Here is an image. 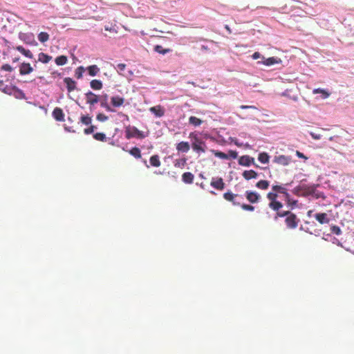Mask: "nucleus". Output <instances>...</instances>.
Here are the masks:
<instances>
[{
    "label": "nucleus",
    "instance_id": "obj_24",
    "mask_svg": "<svg viewBox=\"0 0 354 354\" xmlns=\"http://www.w3.org/2000/svg\"><path fill=\"white\" fill-rule=\"evenodd\" d=\"M150 165L153 167H158L161 162L158 155H153L149 159Z\"/></svg>",
    "mask_w": 354,
    "mask_h": 354
},
{
    "label": "nucleus",
    "instance_id": "obj_35",
    "mask_svg": "<svg viewBox=\"0 0 354 354\" xmlns=\"http://www.w3.org/2000/svg\"><path fill=\"white\" fill-rule=\"evenodd\" d=\"M189 122L194 127H198L203 123V121L195 116H190L189 118Z\"/></svg>",
    "mask_w": 354,
    "mask_h": 354
},
{
    "label": "nucleus",
    "instance_id": "obj_54",
    "mask_svg": "<svg viewBox=\"0 0 354 354\" xmlns=\"http://www.w3.org/2000/svg\"><path fill=\"white\" fill-rule=\"evenodd\" d=\"M310 136H312V138L315 140H319L321 139V135L320 134H316L313 132H310Z\"/></svg>",
    "mask_w": 354,
    "mask_h": 354
},
{
    "label": "nucleus",
    "instance_id": "obj_63",
    "mask_svg": "<svg viewBox=\"0 0 354 354\" xmlns=\"http://www.w3.org/2000/svg\"><path fill=\"white\" fill-rule=\"evenodd\" d=\"M19 59V58H15L13 62H17Z\"/></svg>",
    "mask_w": 354,
    "mask_h": 354
},
{
    "label": "nucleus",
    "instance_id": "obj_60",
    "mask_svg": "<svg viewBox=\"0 0 354 354\" xmlns=\"http://www.w3.org/2000/svg\"><path fill=\"white\" fill-rule=\"evenodd\" d=\"M202 49L207 50V49H208V48H207V46H202Z\"/></svg>",
    "mask_w": 354,
    "mask_h": 354
},
{
    "label": "nucleus",
    "instance_id": "obj_8",
    "mask_svg": "<svg viewBox=\"0 0 354 354\" xmlns=\"http://www.w3.org/2000/svg\"><path fill=\"white\" fill-rule=\"evenodd\" d=\"M210 185L217 190H223L225 188V183L222 178H213L211 180Z\"/></svg>",
    "mask_w": 354,
    "mask_h": 354
},
{
    "label": "nucleus",
    "instance_id": "obj_43",
    "mask_svg": "<svg viewBox=\"0 0 354 354\" xmlns=\"http://www.w3.org/2000/svg\"><path fill=\"white\" fill-rule=\"evenodd\" d=\"M330 231L332 233L336 235H340L342 234V230L340 227L337 225H332L330 227Z\"/></svg>",
    "mask_w": 354,
    "mask_h": 354
},
{
    "label": "nucleus",
    "instance_id": "obj_3",
    "mask_svg": "<svg viewBox=\"0 0 354 354\" xmlns=\"http://www.w3.org/2000/svg\"><path fill=\"white\" fill-rule=\"evenodd\" d=\"M126 138L127 139H130L131 138H144L145 137V133L138 130L136 127H133L132 128H127L126 129Z\"/></svg>",
    "mask_w": 354,
    "mask_h": 354
},
{
    "label": "nucleus",
    "instance_id": "obj_41",
    "mask_svg": "<svg viewBox=\"0 0 354 354\" xmlns=\"http://www.w3.org/2000/svg\"><path fill=\"white\" fill-rule=\"evenodd\" d=\"M93 138L96 140L104 142L106 141V137L104 133H96L93 134Z\"/></svg>",
    "mask_w": 354,
    "mask_h": 354
},
{
    "label": "nucleus",
    "instance_id": "obj_22",
    "mask_svg": "<svg viewBox=\"0 0 354 354\" xmlns=\"http://www.w3.org/2000/svg\"><path fill=\"white\" fill-rule=\"evenodd\" d=\"M313 94H318V93L322 94V98H323V99L328 98L330 95V93L327 90H325L323 88H319L313 89Z\"/></svg>",
    "mask_w": 354,
    "mask_h": 354
},
{
    "label": "nucleus",
    "instance_id": "obj_14",
    "mask_svg": "<svg viewBox=\"0 0 354 354\" xmlns=\"http://www.w3.org/2000/svg\"><path fill=\"white\" fill-rule=\"evenodd\" d=\"M53 117L59 122L64 121V114L62 109L59 107H56L54 109L52 113Z\"/></svg>",
    "mask_w": 354,
    "mask_h": 354
},
{
    "label": "nucleus",
    "instance_id": "obj_18",
    "mask_svg": "<svg viewBox=\"0 0 354 354\" xmlns=\"http://www.w3.org/2000/svg\"><path fill=\"white\" fill-rule=\"evenodd\" d=\"M64 82L66 84L68 92H72L76 88V82L72 78L65 77Z\"/></svg>",
    "mask_w": 354,
    "mask_h": 354
},
{
    "label": "nucleus",
    "instance_id": "obj_61",
    "mask_svg": "<svg viewBox=\"0 0 354 354\" xmlns=\"http://www.w3.org/2000/svg\"><path fill=\"white\" fill-rule=\"evenodd\" d=\"M297 191H298V188L297 187V188H295V189H294V191H293V192H294V193H297Z\"/></svg>",
    "mask_w": 354,
    "mask_h": 354
},
{
    "label": "nucleus",
    "instance_id": "obj_49",
    "mask_svg": "<svg viewBox=\"0 0 354 354\" xmlns=\"http://www.w3.org/2000/svg\"><path fill=\"white\" fill-rule=\"evenodd\" d=\"M227 155H228L229 158H232L233 159H235L238 156V153L236 151L230 150L228 151V154Z\"/></svg>",
    "mask_w": 354,
    "mask_h": 354
},
{
    "label": "nucleus",
    "instance_id": "obj_7",
    "mask_svg": "<svg viewBox=\"0 0 354 354\" xmlns=\"http://www.w3.org/2000/svg\"><path fill=\"white\" fill-rule=\"evenodd\" d=\"M108 95L106 93L102 94V95L99 96L100 102V106L105 109L106 111L109 112H113L114 109L111 108V106L108 103Z\"/></svg>",
    "mask_w": 354,
    "mask_h": 354
},
{
    "label": "nucleus",
    "instance_id": "obj_46",
    "mask_svg": "<svg viewBox=\"0 0 354 354\" xmlns=\"http://www.w3.org/2000/svg\"><path fill=\"white\" fill-rule=\"evenodd\" d=\"M241 207V208L243 209V210H245V211H254V207L251 205H248V204H241L240 205Z\"/></svg>",
    "mask_w": 354,
    "mask_h": 354
},
{
    "label": "nucleus",
    "instance_id": "obj_12",
    "mask_svg": "<svg viewBox=\"0 0 354 354\" xmlns=\"http://www.w3.org/2000/svg\"><path fill=\"white\" fill-rule=\"evenodd\" d=\"M86 100L88 104L94 105L99 102L100 98L98 95L91 91H88L86 93Z\"/></svg>",
    "mask_w": 354,
    "mask_h": 354
},
{
    "label": "nucleus",
    "instance_id": "obj_27",
    "mask_svg": "<svg viewBox=\"0 0 354 354\" xmlns=\"http://www.w3.org/2000/svg\"><path fill=\"white\" fill-rule=\"evenodd\" d=\"M51 59L52 57L44 53H40L39 54L38 60L42 63L46 64L49 62Z\"/></svg>",
    "mask_w": 354,
    "mask_h": 354
},
{
    "label": "nucleus",
    "instance_id": "obj_36",
    "mask_svg": "<svg viewBox=\"0 0 354 354\" xmlns=\"http://www.w3.org/2000/svg\"><path fill=\"white\" fill-rule=\"evenodd\" d=\"M186 163L187 159L185 158L177 159L174 162V166L176 167L183 168L185 166Z\"/></svg>",
    "mask_w": 354,
    "mask_h": 354
},
{
    "label": "nucleus",
    "instance_id": "obj_4",
    "mask_svg": "<svg viewBox=\"0 0 354 354\" xmlns=\"http://www.w3.org/2000/svg\"><path fill=\"white\" fill-rule=\"evenodd\" d=\"M285 223L288 228L295 229L297 227L299 223V219L297 218L296 214L291 213L285 219Z\"/></svg>",
    "mask_w": 354,
    "mask_h": 354
},
{
    "label": "nucleus",
    "instance_id": "obj_56",
    "mask_svg": "<svg viewBox=\"0 0 354 354\" xmlns=\"http://www.w3.org/2000/svg\"><path fill=\"white\" fill-rule=\"evenodd\" d=\"M296 154L297 156L299 157V158H306V157L302 153H301L300 151H296Z\"/></svg>",
    "mask_w": 354,
    "mask_h": 354
},
{
    "label": "nucleus",
    "instance_id": "obj_1",
    "mask_svg": "<svg viewBox=\"0 0 354 354\" xmlns=\"http://www.w3.org/2000/svg\"><path fill=\"white\" fill-rule=\"evenodd\" d=\"M277 197L278 195L275 192H268L267 194V198L270 201L269 207L277 212L283 207V204L277 201Z\"/></svg>",
    "mask_w": 354,
    "mask_h": 354
},
{
    "label": "nucleus",
    "instance_id": "obj_26",
    "mask_svg": "<svg viewBox=\"0 0 354 354\" xmlns=\"http://www.w3.org/2000/svg\"><path fill=\"white\" fill-rule=\"evenodd\" d=\"M90 86L93 90H100L102 88V82L99 80H93L90 82Z\"/></svg>",
    "mask_w": 354,
    "mask_h": 354
},
{
    "label": "nucleus",
    "instance_id": "obj_10",
    "mask_svg": "<svg viewBox=\"0 0 354 354\" xmlns=\"http://www.w3.org/2000/svg\"><path fill=\"white\" fill-rule=\"evenodd\" d=\"M263 61L258 62L259 64H262L266 66H272L276 64H280L281 62V59L279 57H268L267 59H265V57H263Z\"/></svg>",
    "mask_w": 354,
    "mask_h": 354
},
{
    "label": "nucleus",
    "instance_id": "obj_34",
    "mask_svg": "<svg viewBox=\"0 0 354 354\" xmlns=\"http://www.w3.org/2000/svg\"><path fill=\"white\" fill-rule=\"evenodd\" d=\"M55 63L58 66H63L66 64L68 58L65 55H60L55 58Z\"/></svg>",
    "mask_w": 354,
    "mask_h": 354
},
{
    "label": "nucleus",
    "instance_id": "obj_42",
    "mask_svg": "<svg viewBox=\"0 0 354 354\" xmlns=\"http://www.w3.org/2000/svg\"><path fill=\"white\" fill-rule=\"evenodd\" d=\"M84 71L85 68L83 66H79L75 71V77L77 79H81Z\"/></svg>",
    "mask_w": 354,
    "mask_h": 354
},
{
    "label": "nucleus",
    "instance_id": "obj_17",
    "mask_svg": "<svg viewBox=\"0 0 354 354\" xmlns=\"http://www.w3.org/2000/svg\"><path fill=\"white\" fill-rule=\"evenodd\" d=\"M149 111L158 118L162 117L165 115V109L161 105L152 106L149 109Z\"/></svg>",
    "mask_w": 354,
    "mask_h": 354
},
{
    "label": "nucleus",
    "instance_id": "obj_48",
    "mask_svg": "<svg viewBox=\"0 0 354 354\" xmlns=\"http://www.w3.org/2000/svg\"><path fill=\"white\" fill-rule=\"evenodd\" d=\"M126 66H126V64H118L117 65L116 68H117V70H118V73H119L120 74H121V75H122V71H124L125 70Z\"/></svg>",
    "mask_w": 354,
    "mask_h": 354
},
{
    "label": "nucleus",
    "instance_id": "obj_21",
    "mask_svg": "<svg viewBox=\"0 0 354 354\" xmlns=\"http://www.w3.org/2000/svg\"><path fill=\"white\" fill-rule=\"evenodd\" d=\"M194 176L191 172H185L182 175V180L186 184H192L194 181Z\"/></svg>",
    "mask_w": 354,
    "mask_h": 354
},
{
    "label": "nucleus",
    "instance_id": "obj_11",
    "mask_svg": "<svg viewBox=\"0 0 354 354\" xmlns=\"http://www.w3.org/2000/svg\"><path fill=\"white\" fill-rule=\"evenodd\" d=\"M245 196L247 200L251 203H258L260 199V195L255 192L246 191Z\"/></svg>",
    "mask_w": 354,
    "mask_h": 354
},
{
    "label": "nucleus",
    "instance_id": "obj_53",
    "mask_svg": "<svg viewBox=\"0 0 354 354\" xmlns=\"http://www.w3.org/2000/svg\"><path fill=\"white\" fill-rule=\"evenodd\" d=\"M252 58L254 59H259V58H262L263 59V56L260 54V53L259 52H255L253 53V55H252Z\"/></svg>",
    "mask_w": 354,
    "mask_h": 354
},
{
    "label": "nucleus",
    "instance_id": "obj_39",
    "mask_svg": "<svg viewBox=\"0 0 354 354\" xmlns=\"http://www.w3.org/2000/svg\"><path fill=\"white\" fill-rule=\"evenodd\" d=\"M298 201L295 200L292 198L286 201V205L288 207H290L291 209H293L297 207Z\"/></svg>",
    "mask_w": 354,
    "mask_h": 354
},
{
    "label": "nucleus",
    "instance_id": "obj_33",
    "mask_svg": "<svg viewBox=\"0 0 354 354\" xmlns=\"http://www.w3.org/2000/svg\"><path fill=\"white\" fill-rule=\"evenodd\" d=\"M256 187L260 189L266 190L269 187V182L265 180H261L257 183Z\"/></svg>",
    "mask_w": 354,
    "mask_h": 354
},
{
    "label": "nucleus",
    "instance_id": "obj_32",
    "mask_svg": "<svg viewBox=\"0 0 354 354\" xmlns=\"http://www.w3.org/2000/svg\"><path fill=\"white\" fill-rule=\"evenodd\" d=\"M129 153L133 156L134 158L138 159V158H141V152H140V150L138 147H134L133 148H131L129 151Z\"/></svg>",
    "mask_w": 354,
    "mask_h": 354
},
{
    "label": "nucleus",
    "instance_id": "obj_59",
    "mask_svg": "<svg viewBox=\"0 0 354 354\" xmlns=\"http://www.w3.org/2000/svg\"><path fill=\"white\" fill-rule=\"evenodd\" d=\"M143 163L145 164V165L146 166V167L149 168V165L147 164V162L146 160H143Z\"/></svg>",
    "mask_w": 354,
    "mask_h": 354
},
{
    "label": "nucleus",
    "instance_id": "obj_25",
    "mask_svg": "<svg viewBox=\"0 0 354 354\" xmlns=\"http://www.w3.org/2000/svg\"><path fill=\"white\" fill-rule=\"evenodd\" d=\"M12 93L18 99H25L26 98V95H25V93L20 89H19L18 88H17L16 86H13L12 87Z\"/></svg>",
    "mask_w": 354,
    "mask_h": 354
},
{
    "label": "nucleus",
    "instance_id": "obj_15",
    "mask_svg": "<svg viewBox=\"0 0 354 354\" xmlns=\"http://www.w3.org/2000/svg\"><path fill=\"white\" fill-rule=\"evenodd\" d=\"M315 219L322 225L328 224L330 218L326 213H317L315 214Z\"/></svg>",
    "mask_w": 354,
    "mask_h": 354
},
{
    "label": "nucleus",
    "instance_id": "obj_58",
    "mask_svg": "<svg viewBox=\"0 0 354 354\" xmlns=\"http://www.w3.org/2000/svg\"><path fill=\"white\" fill-rule=\"evenodd\" d=\"M105 30H108V31L113 30L114 32H116L114 29L109 28V27H106V26L105 27Z\"/></svg>",
    "mask_w": 354,
    "mask_h": 354
},
{
    "label": "nucleus",
    "instance_id": "obj_5",
    "mask_svg": "<svg viewBox=\"0 0 354 354\" xmlns=\"http://www.w3.org/2000/svg\"><path fill=\"white\" fill-rule=\"evenodd\" d=\"M223 198L227 201L231 202L233 205H235V206L241 205V203L237 201V200H236L237 198H242V196L239 194H233L232 192L228 191V192L224 193Z\"/></svg>",
    "mask_w": 354,
    "mask_h": 354
},
{
    "label": "nucleus",
    "instance_id": "obj_57",
    "mask_svg": "<svg viewBox=\"0 0 354 354\" xmlns=\"http://www.w3.org/2000/svg\"><path fill=\"white\" fill-rule=\"evenodd\" d=\"M313 212V210H308L307 212V216L308 217L311 216Z\"/></svg>",
    "mask_w": 354,
    "mask_h": 354
},
{
    "label": "nucleus",
    "instance_id": "obj_19",
    "mask_svg": "<svg viewBox=\"0 0 354 354\" xmlns=\"http://www.w3.org/2000/svg\"><path fill=\"white\" fill-rule=\"evenodd\" d=\"M176 149L178 151L183 152V153H187L190 149V145H189V142L182 141L177 144Z\"/></svg>",
    "mask_w": 354,
    "mask_h": 354
},
{
    "label": "nucleus",
    "instance_id": "obj_44",
    "mask_svg": "<svg viewBox=\"0 0 354 354\" xmlns=\"http://www.w3.org/2000/svg\"><path fill=\"white\" fill-rule=\"evenodd\" d=\"M292 212L290 211L280 212L279 210L277 212L275 218L278 217H288Z\"/></svg>",
    "mask_w": 354,
    "mask_h": 354
},
{
    "label": "nucleus",
    "instance_id": "obj_28",
    "mask_svg": "<svg viewBox=\"0 0 354 354\" xmlns=\"http://www.w3.org/2000/svg\"><path fill=\"white\" fill-rule=\"evenodd\" d=\"M86 70L88 71L89 75L93 77L95 76L100 71V68L97 65L89 66L87 67Z\"/></svg>",
    "mask_w": 354,
    "mask_h": 354
},
{
    "label": "nucleus",
    "instance_id": "obj_38",
    "mask_svg": "<svg viewBox=\"0 0 354 354\" xmlns=\"http://www.w3.org/2000/svg\"><path fill=\"white\" fill-rule=\"evenodd\" d=\"M80 122L85 125L91 124L92 122V118L88 115H83L80 118Z\"/></svg>",
    "mask_w": 354,
    "mask_h": 354
},
{
    "label": "nucleus",
    "instance_id": "obj_6",
    "mask_svg": "<svg viewBox=\"0 0 354 354\" xmlns=\"http://www.w3.org/2000/svg\"><path fill=\"white\" fill-rule=\"evenodd\" d=\"M291 158L284 155L276 156L274 157L273 162L283 166H287L290 164Z\"/></svg>",
    "mask_w": 354,
    "mask_h": 354
},
{
    "label": "nucleus",
    "instance_id": "obj_13",
    "mask_svg": "<svg viewBox=\"0 0 354 354\" xmlns=\"http://www.w3.org/2000/svg\"><path fill=\"white\" fill-rule=\"evenodd\" d=\"M33 71L32 67L29 63H22L19 66V73L21 75H28Z\"/></svg>",
    "mask_w": 354,
    "mask_h": 354
},
{
    "label": "nucleus",
    "instance_id": "obj_40",
    "mask_svg": "<svg viewBox=\"0 0 354 354\" xmlns=\"http://www.w3.org/2000/svg\"><path fill=\"white\" fill-rule=\"evenodd\" d=\"M212 153L216 157H218L221 159H228L229 156L227 154L225 153L224 152L219 151H215L213 150Z\"/></svg>",
    "mask_w": 354,
    "mask_h": 354
},
{
    "label": "nucleus",
    "instance_id": "obj_52",
    "mask_svg": "<svg viewBox=\"0 0 354 354\" xmlns=\"http://www.w3.org/2000/svg\"><path fill=\"white\" fill-rule=\"evenodd\" d=\"M5 93H8L9 95H11L13 92L12 87H8L6 86L2 90Z\"/></svg>",
    "mask_w": 354,
    "mask_h": 354
},
{
    "label": "nucleus",
    "instance_id": "obj_16",
    "mask_svg": "<svg viewBox=\"0 0 354 354\" xmlns=\"http://www.w3.org/2000/svg\"><path fill=\"white\" fill-rule=\"evenodd\" d=\"M125 99L119 95H114L111 97V103L113 107H120L124 104Z\"/></svg>",
    "mask_w": 354,
    "mask_h": 354
},
{
    "label": "nucleus",
    "instance_id": "obj_20",
    "mask_svg": "<svg viewBox=\"0 0 354 354\" xmlns=\"http://www.w3.org/2000/svg\"><path fill=\"white\" fill-rule=\"evenodd\" d=\"M242 176L245 180H249L252 178H257L258 174L254 170H248L244 171Z\"/></svg>",
    "mask_w": 354,
    "mask_h": 354
},
{
    "label": "nucleus",
    "instance_id": "obj_37",
    "mask_svg": "<svg viewBox=\"0 0 354 354\" xmlns=\"http://www.w3.org/2000/svg\"><path fill=\"white\" fill-rule=\"evenodd\" d=\"M38 39L40 42L44 43L49 39V35L46 32H41L38 35Z\"/></svg>",
    "mask_w": 354,
    "mask_h": 354
},
{
    "label": "nucleus",
    "instance_id": "obj_47",
    "mask_svg": "<svg viewBox=\"0 0 354 354\" xmlns=\"http://www.w3.org/2000/svg\"><path fill=\"white\" fill-rule=\"evenodd\" d=\"M97 127L94 125H91L88 128L84 129V133L86 135L91 134L94 132Z\"/></svg>",
    "mask_w": 354,
    "mask_h": 354
},
{
    "label": "nucleus",
    "instance_id": "obj_55",
    "mask_svg": "<svg viewBox=\"0 0 354 354\" xmlns=\"http://www.w3.org/2000/svg\"><path fill=\"white\" fill-rule=\"evenodd\" d=\"M283 195L285 198L286 202L291 198L290 194L288 192V191H286Z\"/></svg>",
    "mask_w": 354,
    "mask_h": 354
},
{
    "label": "nucleus",
    "instance_id": "obj_2",
    "mask_svg": "<svg viewBox=\"0 0 354 354\" xmlns=\"http://www.w3.org/2000/svg\"><path fill=\"white\" fill-rule=\"evenodd\" d=\"M194 137V141L192 144V149L194 151L200 153L205 152V143L203 140H201L196 136H194V133H192L189 134V138Z\"/></svg>",
    "mask_w": 354,
    "mask_h": 354
},
{
    "label": "nucleus",
    "instance_id": "obj_50",
    "mask_svg": "<svg viewBox=\"0 0 354 354\" xmlns=\"http://www.w3.org/2000/svg\"><path fill=\"white\" fill-rule=\"evenodd\" d=\"M1 69L3 71H8V72H11L12 71V68L11 67L10 65L9 64H3L2 66H1Z\"/></svg>",
    "mask_w": 354,
    "mask_h": 354
},
{
    "label": "nucleus",
    "instance_id": "obj_9",
    "mask_svg": "<svg viewBox=\"0 0 354 354\" xmlns=\"http://www.w3.org/2000/svg\"><path fill=\"white\" fill-rule=\"evenodd\" d=\"M239 164L242 166L249 167L251 165H254V159L247 155L242 156L239 159Z\"/></svg>",
    "mask_w": 354,
    "mask_h": 354
},
{
    "label": "nucleus",
    "instance_id": "obj_51",
    "mask_svg": "<svg viewBox=\"0 0 354 354\" xmlns=\"http://www.w3.org/2000/svg\"><path fill=\"white\" fill-rule=\"evenodd\" d=\"M240 109L257 110V108L255 106H249V105H241Z\"/></svg>",
    "mask_w": 354,
    "mask_h": 354
},
{
    "label": "nucleus",
    "instance_id": "obj_62",
    "mask_svg": "<svg viewBox=\"0 0 354 354\" xmlns=\"http://www.w3.org/2000/svg\"><path fill=\"white\" fill-rule=\"evenodd\" d=\"M225 28L230 32V28H229L228 26H225Z\"/></svg>",
    "mask_w": 354,
    "mask_h": 354
},
{
    "label": "nucleus",
    "instance_id": "obj_29",
    "mask_svg": "<svg viewBox=\"0 0 354 354\" xmlns=\"http://www.w3.org/2000/svg\"><path fill=\"white\" fill-rule=\"evenodd\" d=\"M258 160L261 163L266 164L269 162L270 156L267 153L261 152L258 156Z\"/></svg>",
    "mask_w": 354,
    "mask_h": 354
},
{
    "label": "nucleus",
    "instance_id": "obj_31",
    "mask_svg": "<svg viewBox=\"0 0 354 354\" xmlns=\"http://www.w3.org/2000/svg\"><path fill=\"white\" fill-rule=\"evenodd\" d=\"M154 51L158 53L165 55L171 51L170 48H163L160 45H156L153 48Z\"/></svg>",
    "mask_w": 354,
    "mask_h": 354
},
{
    "label": "nucleus",
    "instance_id": "obj_45",
    "mask_svg": "<svg viewBox=\"0 0 354 354\" xmlns=\"http://www.w3.org/2000/svg\"><path fill=\"white\" fill-rule=\"evenodd\" d=\"M108 116L101 113H98L96 116V119L100 122H105L108 120Z\"/></svg>",
    "mask_w": 354,
    "mask_h": 354
},
{
    "label": "nucleus",
    "instance_id": "obj_23",
    "mask_svg": "<svg viewBox=\"0 0 354 354\" xmlns=\"http://www.w3.org/2000/svg\"><path fill=\"white\" fill-rule=\"evenodd\" d=\"M16 49L19 52H20L21 54L25 55L26 57H28V58L31 59L33 57V55H32V52L30 50L26 49L23 46H17Z\"/></svg>",
    "mask_w": 354,
    "mask_h": 354
},
{
    "label": "nucleus",
    "instance_id": "obj_30",
    "mask_svg": "<svg viewBox=\"0 0 354 354\" xmlns=\"http://www.w3.org/2000/svg\"><path fill=\"white\" fill-rule=\"evenodd\" d=\"M272 192H275L277 193V194H283L286 191H288V189L282 186V185H273L272 187Z\"/></svg>",
    "mask_w": 354,
    "mask_h": 354
}]
</instances>
